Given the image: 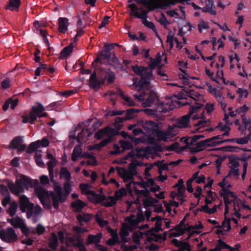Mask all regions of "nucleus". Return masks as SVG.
I'll return each instance as SVG.
<instances>
[{
	"instance_id": "obj_1",
	"label": "nucleus",
	"mask_w": 251,
	"mask_h": 251,
	"mask_svg": "<svg viewBox=\"0 0 251 251\" xmlns=\"http://www.w3.org/2000/svg\"><path fill=\"white\" fill-rule=\"evenodd\" d=\"M7 186L12 193L17 196L24 193L25 189L28 190L29 188L35 187V193L40 201L49 197L48 192L42 186H39V181L37 179L33 180L25 175H21L20 178L16 180V184L12 181L6 180Z\"/></svg>"
},
{
	"instance_id": "obj_2",
	"label": "nucleus",
	"mask_w": 251,
	"mask_h": 251,
	"mask_svg": "<svg viewBox=\"0 0 251 251\" xmlns=\"http://www.w3.org/2000/svg\"><path fill=\"white\" fill-rule=\"evenodd\" d=\"M150 59L151 62L147 67L132 66V70L135 74L141 77V79L139 81H137V78L134 79V84L137 85L136 87H139V89L144 87L148 89L150 87V80L154 79L152 71L156 66L159 65V61H156L152 57H151Z\"/></svg>"
},
{
	"instance_id": "obj_3",
	"label": "nucleus",
	"mask_w": 251,
	"mask_h": 251,
	"mask_svg": "<svg viewBox=\"0 0 251 251\" xmlns=\"http://www.w3.org/2000/svg\"><path fill=\"white\" fill-rule=\"evenodd\" d=\"M186 0H162L161 1L157 2L155 1L144 5L148 10H143L140 14L138 10L139 8L135 3H131L128 5V7L131 10L130 15H133L135 17L141 19L142 21L146 20L148 18V13L150 12L155 10L156 9H166L171 5H175L177 3H183Z\"/></svg>"
},
{
	"instance_id": "obj_4",
	"label": "nucleus",
	"mask_w": 251,
	"mask_h": 251,
	"mask_svg": "<svg viewBox=\"0 0 251 251\" xmlns=\"http://www.w3.org/2000/svg\"><path fill=\"white\" fill-rule=\"evenodd\" d=\"M202 104L196 103L195 105L191 106L189 108V113L183 116H182L180 120L177 122V126L179 128H187L189 126V124L190 122V117L193 116V120H197L200 118H201L202 120H200L198 122L195 124V126H200L201 127H204L206 126L207 122L205 120L204 111H203L201 114V117L196 113L199 109L201 108Z\"/></svg>"
},
{
	"instance_id": "obj_5",
	"label": "nucleus",
	"mask_w": 251,
	"mask_h": 251,
	"mask_svg": "<svg viewBox=\"0 0 251 251\" xmlns=\"http://www.w3.org/2000/svg\"><path fill=\"white\" fill-rule=\"evenodd\" d=\"M132 85L135 87L136 89L139 93V94H135L133 95L135 99L141 102L146 100V101L143 103L144 106H150L155 101L156 99V94L154 91L150 89L151 88V85L148 89H146L145 87L139 89V87H136L137 85H134V83Z\"/></svg>"
},
{
	"instance_id": "obj_6",
	"label": "nucleus",
	"mask_w": 251,
	"mask_h": 251,
	"mask_svg": "<svg viewBox=\"0 0 251 251\" xmlns=\"http://www.w3.org/2000/svg\"><path fill=\"white\" fill-rule=\"evenodd\" d=\"M112 50V46H108L107 44H105L103 49L92 63V67H94L95 63H100L101 60H107L117 65L119 64V61Z\"/></svg>"
},
{
	"instance_id": "obj_7",
	"label": "nucleus",
	"mask_w": 251,
	"mask_h": 251,
	"mask_svg": "<svg viewBox=\"0 0 251 251\" xmlns=\"http://www.w3.org/2000/svg\"><path fill=\"white\" fill-rule=\"evenodd\" d=\"M19 207L22 212H26V217L30 219L33 214L34 205L30 202L28 198L25 195L20 197Z\"/></svg>"
},
{
	"instance_id": "obj_8",
	"label": "nucleus",
	"mask_w": 251,
	"mask_h": 251,
	"mask_svg": "<svg viewBox=\"0 0 251 251\" xmlns=\"http://www.w3.org/2000/svg\"><path fill=\"white\" fill-rule=\"evenodd\" d=\"M175 105H172V103L169 104L168 102L164 103L162 102L157 108L156 109H151L147 108L145 109H141V111H144L148 115L153 116L154 117L158 116V112L166 113L167 112L174 109Z\"/></svg>"
},
{
	"instance_id": "obj_9",
	"label": "nucleus",
	"mask_w": 251,
	"mask_h": 251,
	"mask_svg": "<svg viewBox=\"0 0 251 251\" xmlns=\"http://www.w3.org/2000/svg\"><path fill=\"white\" fill-rule=\"evenodd\" d=\"M0 238L6 243H11L16 242L18 237L14 229L9 227L6 229H2L0 231Z\"/></svg>"
},
{
	"instance_id": "obj_10",
	"label": "nucleus",
	"mask_w": 251,
	"mask_h": 251,
	"mask_svg": "<svg viewBox=\"0 0 251 251\" xmlns=\"http://www.w3.org/2000/svg\"><path fill=\"white\" fill-rule=\"evenodd\" d=\"M118 133V131L109 126H107L102 129H99L95 134V138L97 140H100L105 136H117Z\"/></svg>"
},
{
	"instance_id": "obj_11",
	"label": "nucleus",
	"mask_w": 251,
	"mask_h": 251,
	"mask_svg": "<svg viewBox=\"0 0 251 251\" xmlns=\"http://www.w3.org/2000/svg\"><path fill=\"white\" fill-rule=\"evenodd\" d=\"M104 84V79L102 77L99 79L96 71H94L91 74L89 78L90 87L93 89L98 90L101 85Z\"/></svg>"
},
{
	"instance_id": "obj_12",
	"label": "nucleus",
	"mask_w": 251,
	"mask_h": 251,
	"mask_svg": "<svg viewBox=\"0 0 251 251\" xmlns=\"http://www.w3.org/2000/svg\"><path fill=\"white\" fill-rule=\"evenodd\" d=\"M92 121V119H90L82 124H84V127L81 130V131L78 134L77 136V141L79 143L85 142L87 141L91 136H88L89 131H90L91 129L87 128L88 124Z\"/></svg>"
},
{
	"instance_id": "obj_13",
	"label": "nucleus",
	"mask_w": 251,
	"mask_h": 251,
	"mask_svg": "<svg viewBox=\"0 0 251 251\" xmlns=\"http://www.w3.org/2000/svg\"><path fill=\"white\" fill-rule=\"evenodd\" d=\"M88 195L92 196L91 201L96 204H100L103 206H105V203H107L106 201L108 199L104 194H99L95 193L94 191H90L87 193Z\"/></svg>"
},
{
	"instance_id": "obj_14",
	"label": "nucleus",
	"mask_w": 251,
	"mask_h": 251,
	"mask_svg": "<svg viewBox=\"0 0 251 251\" xmlns=\"http://www.w3.org/2000/svg\"><path fill=\"white\" fill-rule=\"evenodd\" d=\"M125 190L124 189H120L115 192L113 196H109L107 197L108 200L109 201H107L105 203L106 207H112L117 203V201L121 200L125 195Z\"/></svg>"
},
{
	"instance_id": "obj_15",
	"label": "nucleus",
	"mask_w": 251,
	"mask_h": 251,
	"mask_svg": "<svg viewBox=\"0 0 251 251\" xmlns=\"http://www.w3.org/2000/svg\"><path fill=\"white\" fill-rule=\"evenodd\" d=\"M141 126L148 133H153L156 128H159L158 125L152 121L142 120Z\"/></svg>"
},
{
	"instance_id": "obj_16",
	"label": "nucleus",
	"mask_w": 251,
	"mask_h": 251,
	"mask_svg": "<svg viewBox=\"0 0 251 251\" xmlns=\"http://www.w3.org/2000/svg\"><path fill=\"white\" fill-rule=\"evenodd\" d=\"M67 245L68 246H73L79 248V251H86V248L84 246L82 240L80 238L75 239L70 237L67 240Z\"/></svg>"
},
{
	"instance_id": "obj_17",
	"label": "nucleus",
	"mask_w": 251,
	"mask_h": 251,
	"mask_svg": "<svg viewBox=\"0 0 251 251\" xmlns=\"http://www.w3.org/2000/svg\"><path fill=\"white\" fill-rule=\"evenodd\" d=\"M118 174L123 178L125 181L129 180L133 177V173L130 171H128L124 168L119 167H116Z\"/></svg>"
},
{
	"instance_id": "obj_18",
	"label": "nucleus",
	"mask_w": 251,
	"mask_h": 251,
	"mask_svg": "<svg viewBox=\"0 0 251 251\" xmlns=\"http://www.w3.org/2000/svg\"><path fill=\"white\" fill-rule=\"evenodd\" d=\"M37 114L32 110L29 112V115L26 114L22 116V122L24 124L29 123L30 124H33L37 120Z\"/></svg>"
},
{
	"instance_id": "obj_19",
	"label": "nucleus",
	"mask_w": 251,
	"mask_h": 251,
	"mask_svg": "<svg viewBox=\"0 0 251 251\" xmlns=\"http://www.w3.org/2000/svg\"><path fill=\"white\" fill-rule=\"evenodd\" d=\"M86 206V204L82 201L77 199L72 202L71 204V207L75 213L80 212L82 209Z\"/></svg>"
},
{
	"instance_id": "obj_20",
	"label": "nucleus",
	"mask_w": 251,
	"mask_h": 251,
	"mask_svg": "<svg viewBox=\"0 0 251 251\" xmlns=\"http://www.w3.org/2000/svg\"><path fill=\"white\" fill-rule=\"evenodd\" d=\"M69 20L67 18L60 17L58 20V31L62 33H65L68 29L69 25Z\"/></svg>"
},
{
	"instance_id": "obj_21",
	"label": "nucleus",
	"mask_w": 251,
	"mask_h": 251,
	"mask_svg": "<svg viewBox=\"0 0 251 251\" xmlns=\"http://www.w3.org/2000/svg\"><path fill=\"white\" fill-rule=\"evenodd\" d=\"M153 133L155 134L158 141H166L171 136L170 131L160 130L159 128H156Z\"/></svg>"
},
{
	"instance_id": "obj_22",
	"label": "nucleus",
	"mask_w": 251,
	"mask_h": 251,
	"mask_svg": "<svg viewBox=\"0 0 251 251\" xmlns=\"http://www.w3.org/2000/svg\"><path fill=\"white\" fill-rule=\"evenodd\" d=\"M102 238V234L100 233L96 235H89L86 241V245H89L93 244L98 245L100 241Z\"/></svg>"
},
{
	"instance_id": "obj_23",
	"label": "nucleus",
	"mask_w": 251,
	"mask_h": 251,
	"mask_svg": "<svg viewBox=\"0 0 251 251\" xmlns=\"http://www.w3.org/2000/svg\"><path fill=\"white\" fill-rule=\"evenodd\" d=\"M201 10L203 12L209 13L212 15H215L216 14V11L215 10L214 3L212 0H207L205 6L201 8Z\"/></svg>"
},
{
	"instance_id": "obj_24",
	"label": "nucleus",
	"mask_w": 251,
	"mask_h": 251,
	"mask_svg": "<svg viewBox=\"0 0 251 251\" xmlns=\"http://www.w3.org/2000/svg\"><path fill=\"white\" fill-rule=\"evenodd\" d=\"M171 243L176 247L178 248L181 251H186L189 248L190 244L188 242L178 241L176 239H173Z\"/></svg>"
},
{
	"instance_id": "obj_25",
	"label": "nucleus",
	"mask_w": 251,
	"mask_h": 251,
	"mask_svg": "<svg viewBox=\"0 0 251 251\" xmlns=\"http://www.w3.org/2000/svg\"><path fill=\"white\" fill-rule=\"evenodd\" d=\"M21 3L20 0H9L5 9L11 11H18Z\"/></svg>"
},
{
	"instance_id": "obj_26",
	"label": "nucleus",
	"mask_w": 251,
	"mask_h": 251,
	"mask_svg": "<svg viewBox=\"0 0 251 251\" xmlns=\"http://www.w3.org/2000/svg\"><path fill=\"white\" fill-rule=\"evenodd\" d=\"M24 142L22 137L20 136H18L14 137L10 142L8 149H18V146Z\"/></svg>"
},
{
	"instance_id": "obj_27",
	"label": "nucleus",
	"mask_w": 251,
	"mask_h": 251,
	"mask_svg": "<svg viewBox=\"0 0 251 251\" xmlns=\"http://www.w3.org/2000/svg\"><path fill=\"white\" fill-rule=\"evenodd\" d=\"M73 48L74 45L73 43H71L69 45L63 48L60 53L59 58L60 59H63L65 57H68L72 52Z\"/></svg>"
},
{
	"instance_id": "obj_28",
	"label": "nucleus",
	"mask_w": 251,
	"mask_h": 251,
	"mask_svg": "<svg viewBox=\"0 0 251 251\" xmlns=\"http://www.w3.org/2000/svg\"><path fill=\"white\" fill-rule=\"evenodd\" d=\"M102 78L104 79V82L107 80V83L111 84L114 82L115 79V75L110 69H108L107 71H105V75L104 77H102Z\"/></svg>"
},
{
	"instance_id": "obj_29",
	"label": "nucleus",
	"mask_w": 251,
	"mask_h": 251,
	"mask_svg": "<svg viewBox=\"0 0 251 251\" xmlns=\"http://www.w3.org/2000/svg\"><path fill=\"white\" fill-rule=\"evenodd\" d=\"M92 219V216L88 213L78 214L76 216V219L80 226H82V222L89 223Z\"/></svg>"
},
{
	"instance_id": "obj_30",
	"label": "nucleus",
	"mask_w": 251,
	"mask_h": 251,
	"mask_svg": "<svg viewBox=\"0 0 251 251\" xmlns=\"http://www.w3.org/2000/svg\"><path fill=\"white\" fill-rule=\"evenodd\" d=\"M156 220V222L155 223L154 227H152L151 230V231H154L156 232H158L159 231H162V229L161 228V223H162V218L160 216H157L155 218H152V221H154Z\"/></svg>"
},
{
	"instance_id": "obj_31",
	"label": "nucleus",
	"mask_w": 251,
	"mask_h": 251,
	"mask_svg": "<svg viewBox=\"0 0 251 251\" xmlns=\"http://www.w3.org/2000/svg\"><path fill=\"white\" fill-rule=\"evenodd\" d=\"M112 237L106 241V244L110 246H115L117 244L120 243V240L116 232L111 233Z\"/></svg>"
},
{
	"instance_id": "obj_32",
	"label": "nucleus",
	"mask_w": 251,
	"mask_h": 251,
	"mask_svg": "<svg viewBox=\"0 0 251 251\" xmlns=\"http://www.w3.org/2000/svg\"><path fill=\"white\" fill-rule=\"evenodd\" d=\"M55 182L56 183L54 187V190L56 194L55 196L59 198L60 202H63L66 200V197H64L61 186L56 182L55 181Z\"/></svg>"
},
{
	"instance_id": "obj_33",
	"label": "nucleus",
	"mask_w": 251,
	"mask_h": 251,
	"mask_svg": "<svg viewBox=\"0 0 251 251\" xmlns=\"http://www.w3.org/2000/svg\"><path fill=\"white\" fill-rule=\"evenodd\" d=\"M8 222L16 228H20L25 224L23 220L20 217H17L16 219L12 218L11 219H8Z\"/></svg>"
},
{
	"instance_id": "obj_34",
	"label": "nucleus",
	"mask_w": 251,
	"mask_h": 251,
	"mask_svg": "<svg viewBox=\"0 0 251 251\" xmlns=\"http://www.w3.org/2000/svg\"><path fill=\"white\" fill-rule=\"evenodd\" d=\"M60 176L65 179V181H70L71 180V174L65 167H61L60 172Z\"/></svg>"
},
{
	"instance_id": "obj_35",
	"label": "nucleus",
	"mask_w": 251,
	"mask_h": 251,
	"mask_svg": "<svg viewBox=\"0 0 251 251\" xmlns=\"http://www.w3.org/2000/svg\"><path fill=\"white\" fill-rule=\"evenodd\" d=\"M186 93L187 97L193 99L195 100H197L201 97V95L198 94L192 89H187L185 90Z\"/></svg>"
},
{
	"instance_id": "obj_36",
	"label": "nucleus",
	"mask_w": 251,
	"mask_h": 251,
	"mask_svg": "<svg viewBox=\"0 0 251 251\" xmlns=\"http://www.w3.org/2000/svg\"><path fill=\"white\" fill-rule=\"evenodd\" d=\"M114 136L109 135L107 136V138L102 140L99 144L95 145V147L97 149H100L101 148L105 147L113 140V137Z\"/></svg>"
},
{
	"instance_id": "obj_37",
	"label": "nucleus",
	"mask_w": 251,
	"mask_h": 251,
	"mask_svg": "<svg viewBox=\"0 0 251 251\" xmlns=\"http://www.w3.org/2000/svg\"><path fill=\"white\" fill-rule=\"evenodd\" d=\"M129 230L127 226L123 227L120 232V235L122 238V241L125 243L127 242L126 237L129 235Z\"/></svg>"
},
{
	"instance_id": "obj_38",
	"label": "nucleus",
	"mask_w": 251,
	"mask_h": 251,
	"mask_svg": "<svg viewBox=\"0 0 251 251\" xmlns=\"http://www.w3.org/2000/svg\"><path fill=\"white\" fill-rule=\"evenodd\" d=\"M119 143L122 148V151L123 152L126 150H128L133 148L132 143L130 142L121 140L120 141Z\"/></svg>"
},
{
	"instance_id": "obj_39",
	"label": "nucleus",
	"mask_w": 251,
	"mask_h": 251,
	"mask_svg": "<svg viewBox=\"0 0 251 251\" xmlns=\"http://www.w3.org/2000/svg\"><path fill=\"white\" fill-rule=\"evenodd\" d=\"M58 245V241L57 237L53 234L52 238L50 240L49 247L52 250L56 249Z\"/></svg>"
},
{
	"instance_id": "obj_40",
	"label": "nucleus",
	"mask_w": 251,
	"mask_h": 251,
	"mask_svg": "<svg viewBox=\"0 0 251 251\" xmlns=\"http://www.w3.org/2000/svg\"><path fill=\"white\" fill-rule=\"evenodd\" d=\"M141 110L139 109H136L134 108L129 109L126 111V117L127 120L131 119L135 117V114L140 112Z\"/></svg>"
},
{
	"instance_id": "obj_41",
	"label": "nucleus",
	"mask_w": 251,
	"mask_h": 251,
	"mask_svg": "<svg viewBox=\"0 0 251 251\" xmlns=\"http://www.w3.org/2000/svg\"><path fill=\"white\" fill-rule=\"evenodd\" d=\"M39 143V141L31 143L26 150V152L29 154L33 153L37 149L39 148V145H38Z\"/></svg>"
},
{
	"instance_id": "obj_42",
	"label": "nucleus",
	"mask_w": 251,
	"mask_h": 251,
	"mask_svg": "<svg viewBox=\"0 0 251 251\" xmlns=\"http://www.w3.org/2000/svg\"><path fill=\"white\" fill-rule=\"evenodd\" d=\"M155 184V181L152 178L148 179L147 181H142L140 182V185L141 187L146 189L150 186H153Z\"/></svg>"
},
{
	"instance_id": "obj_43",
	"label": "nucleus",
	"mask_w": 251,
	"mask_h": 251,
	"mask_svg": "<svg viewBox=\"0 0 251 251\" xmlns=\"http://www.w3.org/2000/svg\"><path fill=\"white\" fill-rule=\"evenodd\" d=\"M142 162H139L137 159L132 160L131 163L129 164L128 169L129 171L133 173L136 171V168L138 166H141Z\"/></svg>"
},
{
	"instance_id": "obj_44",
	"label": "nucleus",
	"mask_w": 251,
	"mask_h": 251,
	"mask_svg": "<svg viewBox=\"0 0 251 251\" xmlns=\"http://www.w3.org/2000/svg\"><path fill=\"white\" fill-rule=\"evenodd\" d=\"M82 157L85 158L92 159V162H91V160H88L87 161V164L88 165H92L95 166L97 164L96 157L88 153L84 154Z\"/></svg>"
},
{
	"instance_id": "obj_45",
	"label": "nucleus",
	"mask_w": 251,
	"mask_h": 251,
	"mask_svg": "<svg viewBox=\"0 0 251 251\" xmlns=\"http://www.w3.org/2000/svg\"><path fill=\"white\" fill-rule=\"evenodd\" d=\"M218 244L217 245V246L218 248H219V251H221L222 249H227L229 250L232 249V247L230 246L229 245H227L226 243L225 242H224L221 239H219L217 241Z\"/></svg>"
},
{
	"instance_id": "obj_46",
	"label": "nucleus",
	"mask_w": 251,
	"mask_h": 251,
	"mask_svg": "<svg viewBox=\"0 0 251 251\" xmlns=\"http://www.w3.org/2000/svg\"><path fill=\"white\" fill-rule=\"evenodd\" d=\"M17 208L18 205L16 202L11 203L8 210V213L11 217H13L15 215Z\"/></svg>"
},
{
	"instance_id": "obj_47",
	"label": "nucleus",
	"mask_w": 251,
	"mask_h": 251,
	"mask_svg": "<svg viewBox=\"0 0 251 251\" xmlns=\"http://www.w3.org/2000/svg\"><path fill=\"white\" fill-rule=\"evenodd\" d=\"M50 196L52 200L53 206L54 209H57L59 208V201H60V200L53 192L50 193Z\"/></svg>"
},
{
	"instance_id": "obj_48",
	"label": "nucleus",
	"mask_w": 251,
	"mask_h": 251,
	"mask_svg": "<svg viewBox=\"0 0 251 251\" xmlns=\"http://www.w3.org/2000/svg\"><path fill=\"white\" fill-rule=\"evenodd\" d=\"M142 22L144 25L151 29L153 32L157 33L155 25L152 22L148 21L147 19L142 21Z\"/></svg>"
},
{
	"instance_id": "obj_49",
	"label": "nucleus",
	"mask_w": 251,
	"mask_h": 251,
	"mask_svg": "<svg viewBox=\"0 0 251 251\" xmlns=\"http://www.w3.org/2000/svg\"><path fill=\"white\" fill-rule=\"evenodd\" d=\"M237 148V147H234L231 146H225L223 147L218 148H214L212 150V151H231L233 152L235 151L233 149Z\"/></svg>"
},
{
	"instance_id": "obj_50",
	"label": "nucleus",
	"mask_w": 251,
	"mask_h": 251,
	"mask_svg": "<svg viewBox=\"0 0 251 251\" xmlns=\"http://www.w3.org/2000/svg\"><path fill=\"white\" fill-rule=\"evenodd\" d=\"M158 22L166 29H167V25L170 24L165 15L163 13L161 14V18L158 21Z\"/></svg>"
},
{
	"instance_id": "obj_51",
	"label": "nucleus",
	"mask_w": 251,
	"mask_h": 251,
	"mask_svg": "<svg viewBox=\"0 0 251 251\" xmlns=\"http://www.w3.org/2000/svg\"><path fill=\"white\" fill-rule=\"evenodd\" d=\"M81 153V151L79 149H77L76 147H75L73 151V153L72 154V159L73 161H76L79 155Z\"/></svg>"
},
{
	"instance_id": "obj_52",
	"label": "nucleus",
	"mask_w": 251,
	"mask_h": 251,
	"mask_svg": "<svg viewBox=\"0 0 251 251\" xmlns=\"http://www.w3.org/2000/svg\"><path fill=\"white\" fill-rule=\"evenodd\" d=\"M32 110L37 114L42 112L44 110V107L42 104L40 102L38 103L37 106H32Z\"/></svg>"
},
{
	"instance_id": "obj_53",
	"label": "nucleus",
	"mask_w": 251,
	"mask_h": 251,
	"mask_svg": "<svg viewBox=\"0 0 251 251\" xmlns=\"http://www.w3.org/2000/svg\"><path fill=\"white\" fill-rule=\"evenodd\" d=\"M100 126V124L99 123L98 121H95L94 122L92 126V127L89 128V129H90V131H89L88 136H91L93 132L99 127V126Z\"/></svg>"
},
{
	"instance_id": "obj_54",
	"label": "nucleus",
	"mask_w": 251,
	"mask_h": 251,
	"mask_svg": "<svg viewBox=\"0 0 251 251\" xmlns=\"http://www.w3.org/2000/svg\"><path fill=\"white\" fill-rule=\"evenodd\" d=\"M202 141L204 142V147L218 146V142H213L210 138H208L204 140H202Z\"/></svg>"
},
{
	"instance_id": "obj_55",
	"label": "nucleus",
	"mask_w": 251,
	"mask_h": 251,
	"mask_svg": "<svg viewBox=\"0 0 251 251\" xmlns=\"http://www.w3.org/2000/svg\"><path fill=\"white\" fill-rule=\"evenodd\" d=\"M0 191L2 195L4 196H10V193L7 187L4 184L0 185Z\"/></svg>"
},
{
	"instance_id": "obj_56",
	"label": "nucleus",
	"mask_w": 251,
	"mask_h": 251,
	"mask_svg": "<svg viewBox=\"0 0 251 251\" xmlns=\"http://www.w3.org/2000/svg\"><path fill=\"white\" fill-rule=\"evenodd\" d=\"M151 236L149 237V241H153L154 242L162 241L161 234L153 233L151 234Z\"/></svg>"
},
{
	"instance_id": "obj_57",
	"label": "nucleus",
	"mask_w": 251,
	"mask_h": 251,
	"mask_svg": "<svg viewBox=\"0 0 251 251\" xmlns=\"http://www.w3.org/2000/svg\"><path fill=\"white\" fill-rule=\"evenodd\" d=\"M114 151H110V154L112 155H116L123 152V151L120 150V147L116 144H114L113 146Z\"/></svg>"
},
{
	"instance_id": "obj_58",
	"label": "nucleus",
	"mask_w": 251,
	"mask_h": 251,
	"mask_svg": "<svg viewBox=\"0 0 251 251\" xmlns=\"http://www.w3.org/2000/svg\"><path fill=\"white\" fill-rule=\"evenodd\" d=\"M70 182V181H65L63 184L66 196H68L71 191V186Z\"/></svg>"
},
{
	"instance_id": "obj_59",
	"label": "nucleus",
	"mask_w": 251,
	"mask_h": 251,
	"mask_svg": "<svg viewBox=\"0 0 251 251\" xmlns=\"http://www.w3.org/2000/svg\"><path fill=\"white\" fill-rule=\"evenodd\" d=\"M249 110L248 107L246 105H244L242 106H241L239 108H238L235 112L238 114H245Z\"/></svg>"
},
{
	"instance_id": "obj_60",
	"label": "nucleus",
	"mask_w": 251,
	"mask_h": 251,
	"mask_svg": "<svg viewBox=\"0 0 251 251\" xmlns=\"http://www.w3.org/2000/svg\"><path fill=\"white\" fill-rule=\"evenodd\" d=\"M37 141H39V143L38 144L39 148L40 147H47L50 144V141L46 138H43L41 140H38Z\"/></svg>"
},
{
	"instance_id": "obj_61",
	"label": "nucleus",
	"mask_w": 251,
	"mask_h": 251,
	"mask_svg": "<svg viewBox=\"0 0 251 251\" xmlns=\"http://www.w3.org/2000/svg\"><path fill=\"white\" fill-rule=\"evenodd\" d=\"M89 187V185L87 183H80L79 184V188L82 191V193H84L86 195H88L87 193L90 191L88 190Z\"/></svg>"
},
{
	"instance_id": "obj_62",
	"label": "nucleus",
	"mask_w": 251,
	"mask_h": 251,
	"mask_svg": "<svg viewBox=\"0 0 251 251\" xmlns=\"http://www.w3.org/2000/svg\"><path fill=\"white\" fill-rule=\"evenodd\" d=\"M179 148V144L177 142H175L171 144L170 146L167 147V151H175L177 152V150Z\"/></svg>"
},
{
	"instance_id": "obj_63",
	"label": "nucleus",
	"mask_w": 251,
	"mask_h": 251,
	"mask_svg": "<svg viewBox=\"0 0 251 251\" xmlns=\"http://www.w3.org/2000/svg\"><path fill=\"white\" fill-rule=\"evenodd\" d=\"M41 202L45 209L47 210L51 209L52 207L51 202L48 201L47 199L43 200Z\"/></svg>"
},
{
	"instance_id": "obj_64",
	"label": "nucleus",
	"mask_w": 251,
	"mask_h": 251,
	"mask_svg": "<svg viewBox=\"0 0 251 251\" xmlns=\"http://www.w3.org/2000/svg\"><path fill=\"white\" fill-rule=\"evenodd\" d=\"M35 161L37 165L39 167H42L44 165L42 160L41 155L40 154H38L37 153H36L35 155Z\"/></svg>"
}]
</instances>
